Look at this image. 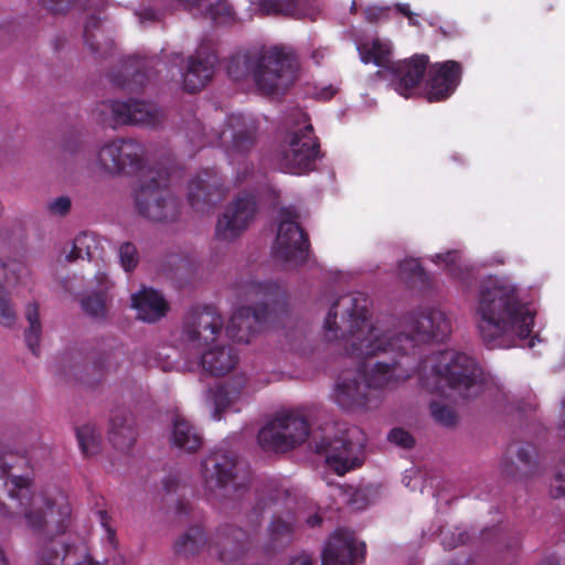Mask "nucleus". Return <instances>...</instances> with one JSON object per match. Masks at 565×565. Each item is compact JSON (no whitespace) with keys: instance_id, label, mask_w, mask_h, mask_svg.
I'll list each match as a JSON object with an SVG mask.
<instances>
[{"instance_id":"nucleus-55","label":"nucleus","mask_w":565,"mask_h":565,"mask_svg":"<svg viewBox=\"0 0 565 565\" xmlns=\"http://www.w3.org/2000/svg\"><path fill=\"white\" fill-rule=\"evenodd\" d=\"M395 9H396L397 12H399L403 15L407 17L408 20H412V11H411L409 4H407V3H397L395 6Z\"/></svg>"},{"instance_id":"nucleus-24","label":"nucleus","mask_w":565,"mask_h":565,"mask_svg":"<svg viewBox=\"0 0 565 565\" xmlns=\"http://www.w3.org/2000/svg\"><path fill=\"white\" fill-rule=\"evenodd\" d=\"M137 439L134 418L125 409H116L109 419V440L120 451H128Z\"/></svg>"},{"instance_id":"nucleus-35","label":"nucleus","mask_w":565,"mask_h":565,"mask_svg":"<svg viewBox=\"0 0 565 565\" xmlns=\"http://www.w3.org/2000/svg\"><path fill=\"white\" fill-rule=\"evenodd\" d=\"M76 438L85 457L93 456L99 450V435L94 425H83L76 428Z\"/></svg>"},{"instance_id":"nucleus-56","label":"nucleus","mask_w":565,"mask_h":565,"mask_svg":"<svg viewBox=\"0 0 565 565\" xmlns=\"http://www.w3.org/2000/svg\"><path fill=\"white\" fill-rule=\"evenodd\" d=\"M104 369H105L104 361H98V362L94 363L93 370L96 375V381H98L99 379L103 377Z\"/></svg>"},{"instance_id":"nucleus-25","label":"nucleus","mask_w":565,"mask_h":565,"mask_svg":"<svg viewBox=\"0 0 565 565\" xmlns=\"http://www.w3.org/2000/svg\"><path fill=\"white\" fill-rule=\"evenodd\" d=\"M238 363V355L233 347H215L203 353L201 365L204 372L212 376H223L230 373Z\"/></svg>"},{"instance_id":"nucleus-14","label":"nucleus","mask_w":565,"mask_h":565,"mask_svg":"<svg viewBox=\"0 0 565 565\" xmlns=\"http://www.w3.org/2000/svg\"><path fill=\"white\" fill-rule=\"evenodd\" d=\"M256 211V198L247 192L239 193L218 217L215 236L221 241L236 239L248 228Z\"/></svg>"},{"instance_id":"nucleus-18","label":"nucleus","mask_w":565,"mask_h":565,"mask_svg":"<svg viewBox=\"0 0 565 565\" xmlns=\"http://www.w3.org/2000/svg\"><path fill=\"white\" fill-rule=\"evenodd\" d=\"M365 557V544L353 532L338 529L329 537L321 555L322 565H355Z\"/></svg>"},{"instance_id":"nucleus-40","label":"nucleus","mask_w":565,"mask_h":565,"mask_svg":"<svg viewBox=\"0 0 565 565\" xmlns=\"http://www.w3.org/2000/svg\"><path fill=\"white\" fill-rule=\"evenodd\" d=\"M429 409H430L433 418L437 423H439L446 427H451L457 422L456 412L454 411V408H451L448 405H445L440 402L433 401L429 404Z\"/></svg>"},{"instance_id":"nucleus-28","label":"nucleus","mask_w":565,"mask_h":565,"mask_svg":"<svg viewBox=\"0 0 565 565\" xmlns=\"http://www.w3.org/2000/svg\"><path fill=\"white\" fill-rule=\"evenodd\" d=\"M361 60L364 64L373 63L382 70L377 71V75L384 76L391 70L394 63L391 60V45L380 40H373L371 43H364L358 47Z\"/></svg>"},{"instance_id":"nucleus-23","label":"nucleus","mask_w":565,"mask_h":565,"mask_svg":"<svg viewBox=\"0 0 565 565\" xmlns=\"http://www.w3.org/2000/svg\"><path fill=\"white\" fill-rule=\"evenodd\" d=\"M228 126L232 128V141L227 147L228 156H244L249 152L256 143L258 130L256 121L238 114L228 117Z\"/></svg>"},{"instance_id":"nucleus-1","label":"nucleus","mask_w":565,"mask_h":565,"mask_svg":"<svg viewBox=\"0 0 565 565\" xmlns=\"http://www.w3.org/2000/svg\"><path fill=\"white\" fill-rule=\"evenodd\" d=\"M370 299L350 292L332 303L323 329L328 342L343 341L349 356L359 359L355 370L343 371L335 383V402L347 409L365 407L371 388H383L427 369L417 348L429 341L443 342L450 322L438 309H428L409 319V332L392 334L370 323Z\"/></svg>"},{"instance_id":"nucleus-20","label":"nucleus","mask_w":565,"mask_h":565,"mask_svg":"<svg viewBox=\"0 0 565 565\" xmlns=\"http://www.w3.org/2000/svg\"><path fill=\"white\" fill-rule=\"evenodd\" d=\"M429 57L426 54H415L412 57L391 65L387 75L395 90L404 97H411L423 82L428 70Z\"/></svg>"},{"instance_id":"nucleus-49","label":"nucleus","mask_w":565,"mask_h":565,"mask_svg":"<svg viewBox=\"0 0 565 565\" xmlns=\"http://www.w3.org/2000/svg\"><path fill=\"white\" fill-rule=\"evenodd\" d=\"M288 565H315L313 556L307 552H301L292 556Z\"/></svg>"},{"instance_id":"nucleus-42","label":"nucleus","mask_w":565,"mask_h":565,"mask_svg":"<svg viewBox=\"0 0 565 565\" xmlns=\"http://www.w3.org/2000/svg\"><path fill=\"white\" fill-rule=\"evenodd\" d=\"M536 456V450L533 445L526 444L522 445L518 448L516 458L524 466L527 472H533L535 467L534 457Z\"/></svg>"},{"instance_id":"nucleus-26","label":"nucleus","mask_w":565,"mask_h":565,"mask_svg":"<svg viewBox=\"0 0 565 565\" xmlns=\"http://www.w3.org/2000/svg\"><path fill=\"white\" fill-rule=\"evenodd\" d=\"M171 446L188 454L196 452L203 445V437L195 426L180 415L172 419Z\"/></svg>"},{"instance_id":"nucleus-33","label":"nucleus","mask_w":565,"mask_h":565,"mask_svg":"<svg viewBox=\"0 0 565 565\" xmlns=\"http://www.w3.org/2000/svg\"><path fill=\"white\" fill-rule=\"evenodd\" d=\"M269 543L271 548H281L292 541L294 524L281 518H274L268 527Z\"/></svg>"},{"instance_id":"nucleus-30","label":"nucleus","mask_w":565,"mask_h":565,"mask_svg":"<svg viewBox=\"0 0 565 565\" xmlns=\"http://www.w3.org/2000/svg\"><path fill=\"white\" fill-rule=\"evenodd\" d=\"M243 385H233L224 383L210 388L209 394L214 404L213 417L216 420L222 418V413L228 409L236 401L239 399Z\"/></svg>"},{"instance_id":"nucleus-13","label":"nucleus","mask_w":565,"mask_h":565,"mask_svg":"<svg viewBox=\"0 0 565 565\" xmlns=\"http://www.w3.org/2000/svg\"><path fill=\"white\" fill-rule=\"evenodd\" d=\"M224 326L223 317L212 306H194L182 322L185 341L201 348L216 340Z\"/></svg>"},{"instance_id":"nucleus-64","label":"nucleus","mask_w":565,"mask_h":565,"mask_svg":"<svg viewBox=\"0 0 565 565\" xmlns=\"http://www.w3.org/2000/svg\"><path fill=\"white\" fill-rule=\"evenodd\" d=\"M562 411L565 414V397L562 399Z\"/></svg>"},{"instance_id":"nucleus-11","label":"nucleus","mask_w":565,"mask_h":565,"mask_svg":"<svg viewBox=\"0 0 565 565\" xmlns=\"http://www.w3.org/2000/svg\"><path fill=\"white\" fill-rule=\"evenodd\" d=\"M281 222L273 246L275 258L294 266L303 265L309 257L308 234L297 222V214L289 209L280 211Z\"/></svg>"},{"instance_id":"nucleus-2","label":"nucleus","mask_w":565,"mask_h":565,"mask_svg":"<svg viewBox=\"0 0 565 565\" xmlns=\"http://www.w3.org/2000/svg\"><path fill=\"white\" fill-rule=\"evenodd\" d=\"M102 168L111 174L139 175L134 201L139 215L153 222H173L180 214V201L169 189L164 168L145 169V147L134 139L105 143L98 152Z\"/></svg>"},{"instance_id":"nucleus-34","label":"nucleus","mask_w":565,"mask_h":565,"mask_svg":"<svg viewBox=\"0 0 565 565\" xmlns=\"http://www.w3.org/2000/svg\"><path fill=\"white\" fill-rule=\"evenodd\" d=\"M81 306L86 315L95 319L107 317V294L103 290L92 292L81 300Z\"/></svg>"},{"instance_id":"nucleus-19","label":"nucleus","mask_w":565,"mask_h":565,"mask_svg":"<svg viewBox=\"0 0 565 565\" xmlns=\"http://www.w3.org/2000/svg\"><path fill=\"white\" fill-rule=\"evenodd\" d=\"M108 108L111 113V127L136 125L154 127L160 124L162 114L154 104L137 99L127 102L111 100Z\"/></svg>"},{"instance_id":"nucleus-12","label":"nucleus","mask_w":565,"mask_h":565,"mask_svg":"<svg viewBox=\"0 0 565 565\" xmlns=\"http://www.w3.org/2000/svg\"><path fill=\"white\" fill-rule=\"evenodd\" d=\"M355 433V428L345 429L340 436L332 438L323 436L320 440L315 441V451L323 455L328 466L339 476L362 465L358 455L363 445L352 440Z\"/></svg>"},{"instance_id":"nucleus-46","label":"nucleus","mask_w":565,"mask_h":565,"mask_svg":"<svg viewBox=\"0 0 565 565\" xmlns=\"http://www.w3.org/2000/svg\"><path fill=\"white\" fill-rule=\"evenodd\" d=\"M399 270L403 274H408L411 277L417 278H422L425 274L419 260L414 258L403 260L399 264Z\"/></svg>"},{"instance_id":"nucleus-50","label":"nucleus","mask_w":565,"mask_h":565,"mask_svg":"<svg viewBox=\"0 0 565 565\" xmlns=\"http://www.w3.org/2000/svg\"><path fill=\"white\" fill-rule=\"evenodd\" d=\"M459 257L458 252L456 250H448L444 254H437L436 255V263H445L447 266L456 264L457 259Z\"/></svg>"},{"instance_id":"nucleus-51","label":"nucleus","mask_w":565,"mask_h":565,"mask_svg":"<svg viewBox=\"0 0 565 565\" xmlns=\"http://www.w3.org/2000/svg\"><path fill=\"white\" fill-rule=\"evenodd\" d=\"M139 19L141 22H156L160 20V13L152 9V8H146L138 12Z\"/></svg>"},{"instance_id":"nucleus-59","label":"nucleus","mask_w":565,"mask_h":565,"mask_svg":"<svg viewBox=\"0 0 565 565\" xmlns=\"http://www.w3.org/2000/svg\"><path fill=\"white\" fill-rule=\"evenodd\" d=\"M543 565H559V562L556 557L551 556L544 559Z\"/></svg>"},{"instance_id":"nucleus-9","label":"nucleus","mask_w":565,"mask_h":565,"mask_svg":"<svg viewBox=\"0 0 565 565\" xmlns=\"http://www.w3.org/2000/svg\"><path fill=\"white\" fill-rule=\"evenodd\" d=\"M310 434V424L299 409L278 414L264 426L257 436L264 450L286 452L305 443Z\"/></svg>"},{"instance_id":"nucleus-37","label":"nucleus","mask_w":565,"mask_h":565,"mask_svg":"<svg viewBox=\"0 0 565 565\" xmlns=\"http://www.w3.org/2000/svg\"><path fill=\"white\" fill-rule=\"evenodd\" d=\"M137 65V70L131 73V78L130 79H120L118 76H116L113 82L124 88V89H127L129 92H138L139 89H141L142 87H145L147 85V83L149 82V76L146 72H143L141 70V67L143 66L145 62L143 61H136L135 63ZM126 73L127 75H130V73L128 72V67H126Z\"/></svg>"},{"instance_id":"nucleus-54","label":"nucleus","mask_w":565,"mask_h":565,"mask_svg":"<svg viewBox=\"0 0 565 565\" xmlns=\"http://www.w3.org/2000/svg\"><path fill=\"white\" fill-rule=\"evenodd\" d=\"M70 375H73L76 381L82 382V383H84L86 385H89V386L94 385L95 380L90 381L89 379H86L84 375L78 374L75 366L71 367Z\"/></svg>"},{"instance_id":"nucleus-16","label":"nucleus","mask_w":565,"mask_h":565,"mask_svg":"<svg viewBox=\"0 0 565 565\" xmlns=\"http://www.w3.org/2000/svg\"><path fill=\"white\" fill-rule=\"evenodd\" d=\"M216 63V44L212 39L204 38L189 57L183 73V88L191 94L200 92L212 81Z\"/></svg>"},{"instance_id":"nucleus-6","label":"nucleus","mask_w":565,"mask_h":565,"mask_svg":"<svg viewBox=\"0 0 565 565\" xmlns=\"http://www.w3.org/2000/svg\"><path fill=\"white\" fill-rule=\"evenodd\" d=\"M435 385L424 381L420 375L422 385L430 391H437V384L444 382L450 390L455 391L462 398H475L486 387V374L471 355L447 349L434 354L430 364Z\"/></svg>"},{"instance_id":"nucleus-62","label":"nucleus","mask_w":565,"mask_h":565,"mask_svg":"<svg viewBox=\"0 0 565 565\" xmlns=\"http://www.w3.org/2000/svg\"><path fill=\"white\" fill-rule=\"evenodd\" d=\"M503 472H504V473H507V475H509V476L514 475L513 469H512V468H510L508 465H504V467H503Z\"/></svg>"},{"instance_id":"nucleus-22","label":"nucleus","mask_w":565,"mask_h":565,"mask_svg":"<svg viewBox=\"0 0 565 565\" xmlns=\"http://www.w3.org/2000/svg\"><path fill=\"white\" fill-rule=\"evenodd\" d=\"M28 273V268L21 263H3L0 259V324L3 327H12L17 320L15 311L12 308L3 282L18 284Z\"/></svg>"},{"instance_id":"nucleus-47","label":"nucleus","mask_w":565,"mask_h":565,"mask_svg":"<svg viewBox=\"0 0 565 565\" xmlns=\"http://www.w3.org/2000/svg\"><path fill=\"white\" fill-rule=\"evenodd\" d=\"M388 15V8L383 7H367L364 10V18L370 23H376L381 21L382 19L387 18Z\"/></svg>"},{"instance_id":"nucleus-58","label":"nucleus","mask_w":565,"mask_h":565,"mask_svg":"<svg viewBox=\"0 0 565 565\" xmlns=\"http://www.w3.org/2000/svg\"><path fill=\"white\" fill-rule=\"evenodd\" d=\"M177 510H178L179 514L188 513V503H185L183 501H179L178 505H177Z\"/></svg>"},{"instance_id":"nucleus-8","label":"nucleus","mask_w":565,"mask_h":565,"mask_svg":"<svg viewBox=\"0 0 565 565\" xmlns=\"http://www.w3.org/2000/svg\"><path fill=\"white\" fill-rule=\"evenodd\" d=\"M201 465L204 487L215 497L239 499L247 491L248 480L239 476L238 458L233 452L214 450Z\"/></svg>"},{"instance_id":"nucleus-45","label":"nucleus","mask_w":565,"mask_h":565,"mask_svg":"<svg viewBox=\"0 0 565 565\" xmlns=\"http://www.w3.org/2000/svg\"><path fill=\"white\" fill-rule=\"evenodd\" d=\"M71 206L72 202L68 196H58L49 204V211L53 215L64 216L70 212Z\"/></svg>"},{"instance_id":"nucleus-44","label":"nucleus","mask_w":565,"mask_h":565,"mask_svg":"<svg viewBox=\"0 0 565 565\" xmlns=\"http://www.w3.org/2000/svg\"><path fill=\"white\" fill-rule=\"evenodd\" d=\"M441 544L445 550H454L457 546L465 544L467 534L465 532L452 533L450 531H440Z\"/></svg>"},{"instance_id":"nucleus-57","label":"nucleus","mask_w":565,"mask_h":565,"mask_svg":"<svg viewBox=\"0 0 565 565\" xmlns=\"http://www.w3.org/2000/svg\"><path fill=\"white\" fill-rule=\"evenodd\" d=\"M307 523L308 525L310 526H318L322 523V518L319 515V514H313V515H310L308 519H307Z\"/></svg>"},{"instance_id":"nucleus-3","label":"nucleus","mask_w":565,"mask_h":565,"mask_svg":"<svg viewBox=\"0 0 565 565\" xmlns=\"http://www.w3.org/2000/svg\"><path fill=\"white\" fill-rule=\"evenodd\" d=\"M477 327L484 345L508 349L526 340L534 326V313L522 303L513 286L489 281L479 291Z\"/></svg>"},{"instance_id":"nucleus-48","label":"nucleus","mask_w":565,"mask_h":565,"mask_svg":"<svg viewBox=\"0 0 565 565\" xmlns=\"http://www.w3.org/2000/svg\"><path fill=\"white\" fill-rule=\"evenodd\" d=\"M551 495L553 498L565 497V478L561 473L556 475L551 486Z\"/></svg>"},{"instance_id":"nucleus-52","label":"nucleus","mask_w":565,"mask_h":565,"mask_svg":"<svg viewBox=\"0 0 565 565\" xmlns=\"http://www.w3.org/2000/svg\"><path fill=\"white\" fill-rule=\"evenodd\" d=\"M178 487L179 481L175 476H169L163 480V488L168 493L177 491Z\"/></svg>"},{"instance_id":"nucleus-41","label":"nucleus","mask_w":565,"mask_h":565,"mask_svg":"<svg viewBox=\"0 0 565 565\" xmlns=\"http://www.w3.org/2000/svg\"><path fill=\"white\" fill-rule=\"evenodd\" d=\"M119 260L125 271H132L139 262L137 247L130 242L121 244L119 247Z\"/></svg>"},{"instance_id":"nucleus-4","label":"nucleus","mask_w":565,"mask_h":565,"mask_svg":"<svg viewBox=\"0 0 565 565\" xmlns=\"http://www.w3.org/2000/svg\"><path fill=\"white\" fill-rule=\"evenodd\" d=\"M235 82L250 78L264 95L286 90L297 79L299 60L291 46L276 44L233 54L226 65Z\"/></svg>"},{"instance_id":"nucleus-32","label":"nucleus","mask_w":565,"mask_h":565,"mask_svg":"<svg viewBox=\"0 0 565 565\" xmlns=\"http://www.w3.org/2000/svg\"><path fill=\"white\" fill-rule=\"evenodd\" d=\"M25 319L29 322V328L24 332L25 343L30 351L35 356H39L42 326L40 322L39 305L36 302H31L26 306Z\"/></svg>"},{"instance_id":"nucleus-29","label":"nucleus","mask_w":565,"mask_h":565,"mask_svg":"<svg viewBox=\"0 0 565 565\" xmlns=\"http://www.w3.org/2000/svg\"><path fill=\"white\" fill-rule=\"evenodd\" d=\"M100 19L96 15L87 18L83 38L90 52L97 57H106L110 54L114 43L100 31Z\"/></svg>"},{"instance_id":"nucleus-27","label":"nucleus","mask_w":565,"mask_h":565,"mask_svg":"<svg viewBox=\"0 0 565 565\" xmlns=\"http://www.w3.org/2000/svg\"><path fill=\"white\" fill-rule=\"evenodd\" d=\"M205 547L210 548V539L206 537L203 526H190L173 544L177 556L189 559L198 556Z\"/></svg>"},{"instance_id":"nucleus-31","label":"nucleus","mask_w":565,"mask_h":565,"mask_svg":"<svg viewBox=\"0 0 565 565\" xmlns=\"http://www.w3.org/2000/svg\"><path fill=\"white\" fill-rule=\"evenodd\" d=\"M100 257L99 241L93 233L83 232L73 241V247L67 254L68 262L77 259H87L89 262Z\"/></svg>"},{"instance_id":"nucleus-60","label":"nucleus","mask_w":565,"mask_h":565,"mask_svg":"<svg viewBox=\"0 0 565 565\" xmlns=\"http://www.w3.org/2000/svg\"><path fill=\"white\" fill-rule=\"evenodd\" d=\"M335 90L331 87L327 88L322 94L324 98L330 99L334 95Z\"/></svg>"},{"instance_id":"nucleus-5","label":"nucleus","mask_w":565,"mask_h":565,"mask_svg":"<svg viewBox=\"0 0 565 565\" xmlns=\"http://www.w3.org/2000/svg\"><path fill=\"white\" fill-rule=\"evenodd\" d=\"M237 295L255 305L243 306L232 315L225 332L234 342L249 343L273 317L287 311V292L275 281L243 282L237 287Z\"/></svg>"},{"instance_id":"nucleus-7","label":"nucleus","mask_w":565,"mask_h":565,"mask_svg":"<svg viewBox=\"0 0 565 565\" xmlns=\"http://www.w3.org/2000/svg\"><path fill=\"white\" fill-rule=\"evenodd\" d=\"M275 501L270 490L257 494V501L247 515L248 530L225 523L221 524L210 539V550L214 551L222 562L238 558L252 547L258 527L262 524L263 513Z\"/></svg>"},{"instance_id":"nucleus-36","label":"nucleus","mask_w":565,"mask_h":565,"mask_svg":"<svg viewBox=\"0 0 565 565\" xmlns=\"http://www.w3.org/2000/svg\"><path fill=\"white\" fill-rule=\"evenodd\" d=\"M258 7L264 14L297 17L299 13V0H259Z\"/></svg>"},{"instance_id":"nucleus-53","label":"nucleus","mask_w":565,"mask_h":565,"mask_svg":"<svg viewBox=\"0 0 565 565\" xmlns=\"http://www.w3.org/2000/svg\"><path fill=\"white\" fill-rule=\"evenodd\" d=\"M186 10L199 9L206 0H177Z\"/></svg>"},{"instance_id":"nucleus-61","label":"nucleus","mask_w":565,"mask_h":565,"mask_svg":"<svg viewBox=\"0 0 565 565\" xmlns=\"http://www.w3.org/2000/svg\"><path fill=\"white\" fill-rule=\"evenodd\" d=\"M111 565H126L124 558H114Z\"/></svg>"},{"instance_id":"nucleus-43","label":"nucleus","mask_w":565,"mask_h":565,"mask_svg":"<svg viewBox=\"0 0 565 565\" xmlns=\"http://www.w3.org/2000/svg\"><path fill=\"white\" fill-rule=\"evenodd\" d=\"M388 440L402 448L409 449L414 446V437L403 428H393L388 434Z\"/></svg>"},{"instance_id":"nucleus-38","label":"nucleus","mask_w":565,"mask_h":565,"mask_svg":"<svg viewBox=\"0 0 565 565\" xmlns=\"http://www.w3.org/2000/svg\"><path fill=\"white\" fill-rule=\"evenodd\" d=\"M98 522L105 531L106 553L108 556L115 555L118 548V540L116 530L111 526V518L106 510H97L95 512Z\"/></svg>"},{"instance_id":"nucleus-10","label":"nucleus","mask_w":565,"mask_h":565,"mask_svg":"<svg viewBox=\"0 0 565 565\" xmlns=\"http://www.w3.org/2000/svg\"><path fill=\"white\" fill-rule=\"evenodd\" d=\"M302 122L292 129L286 140V147L279 154L281 170L291 174H302L315 169L320 156V143L305 114H299Z\"/></svg>"},{"instance_id":"nucleus-17","label":"nucleus","mask_w":565,"mask_h":565,"mask_svg":"<svg viewBox=\"0 0 565 565\" xmlns=\"http://www.w3.org/2000/svg\"><path fill=\"white\" fill-rule=\"evenodd\" d=\"M224 196L225 188L215 169L202 170L189 184V204L196 212H210Z\"/></svg>"},{"instance_id":"nucleus-63","label":"nucleus","mask_w":565,"mask_h":565,"mask_svg":"<svg viewBox=\"0 0 565 565\" xmlns=\"http://www.w3.org/2000/svg\"><path fill=\"white\" fill-rule=\"evenodd\" d=\"M409 21V24L412 25H417V21L415 19V14L412 12V20H408Z\"/></svg>"},{"instance_id":"nucleus-15","label":"nucleus","mask_w":565,"mask_h":565,"mask_svg":"<svg viewBox=\"0 0 565 565\" xmlns=\"http://www.w3.org/2000/svg\"><path fill=\"white\" fill-rule=\"evenodd\" d=\"M461 63L448 60L430 64L425 81V98L429 103L448 99L458 88L462 79Z\"/></svg>"},{"instance_id":"nucleus-21","label":"nucleus","mask_w":565,"mask_h":565,"mask_svg":"<svg viewBox=\"0 0 565 565\" xmlns=\"http://www.w3.org/2000/svg\"><path fill=\"white\" fill-rule=\"evenodd\" d=\"M131 307L137 311V319L154 323L167 316L169 303L164 297L153 288L143 287L131 295Z\"/></svg>"},{"instance_id":"nucleus-39","label":"nucleus","mask_w":565,"mask_h":565,"mask_svg":"<svg viewBox=\"0 0 565 565\" xmlns=\"http://www.w3.org/2000/svg\"><path fill=\"white\" fill-rule=\"evenodd\" d=\"M207 14L217 24L226 23L234 18L235 11L227 0H218L210 4Z\"/></svg>"}]
</instances>
